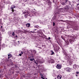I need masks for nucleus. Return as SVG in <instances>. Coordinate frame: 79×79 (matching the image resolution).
Masks as SVG:
<instances>
[{"mask_svg":"<svg viewBox=\"0 0 79 79\" xmlns=\"http://www.w3.org/2000/svg\"><path fill=\"white\" fill-rule=\"evenodd\" d=\"M11 57V54H8V59H9V58H10Z\"/></svg>","mask_w":79,"mask_h":79,"instance_id":"13","label":"nucleus"},{"mask_svg":"<svg viewBox=\"0 0 79 79\" xmlns=\"http://www.w3.org/2000/svg\"><path fill=\"white\" fill-rule=\"evenodd\" d=\"M29 73H28L27 74V75H29Z\"/></svg>","mask_w":79,"mask_h":79,"instance_id":"44","label":"nucleus"},{"mask_svg":"<svg viewBox=\"0 0 79 79\" xmlns=\"http://www.w3.org/2000/svg\"><path fill=\"white\" fill-rule=\"evenodd\" d=\"M50 39H51V38H50V37H49L48 38V40H50Z\"/></svg>","mask_w":79,"mask_h":79,"instance_id":"27","label":"nucleus"},{"mask_svg":"<svg viewBox=\"0 0 79 79\" xmlns=\"http://www.w3.org/2000/svg\"><path fill=\"white\" fill-rule=\"evenodd\" d=\"M42 47H44V48H45V47H46L45 45H42Z\"/></svg>","mask_w":79,"mask_h":79,"instance_id":"20","label":"nucleus"},{"mask_svg":"<svg viewBox=\"0 0 79 79\" xmlns=\"http://www.w3.org/2000/svg\"><path fill=\"white\" fill-rule=\"evenodd\" d=\"M65 42H66V43L67 44V45H69V41H68V40H67V41H65Z\"/></svg>","mask_w":79,"mask_h":79,"instance_id":"12","label":"nucleus"},{"mask_svg":"<svg viewBox=\"0 0 79 79\" xmlns=\"http://www.w3.org/2000/svg\"><path fill=\"white\" fill-rule=\"evenodd\" d=\"M69 41L70 43H71V42H72V41H73V40H72L70 39L69 40Z\"/></svg>","mask_w":79,"mask_h":79,"instance_id":"23","label":"nucleus"},{"mask_svg":"<svg viewBox=\"0 0 79 79\" xmlns=\"http://www.w3.org/2000/svg\"><path fill=\"white\" fill-rule=\"evenodd\" d=\"M76 74H79V72H76Z\"/></svg>","mask_w":79,"mask_h":79,"instance_id":"30","label":"nucleus"},{"mask_svg":"<svg viewBox=\"0 0 79 79\" xmlns=\"http://www.w3.org/2000/svg\"><path fill=\"white\" fill-rule=\"evenodd\" d=\"M48 60L49 63H54V60L53 59H51V58L49 59Z\"/></svg>","mask_w":79,"mask_h":79,"instance_id":"6","label":"nucleus"},{"mask_svg":"<svg viewBox=\"0 0 79 79\" xmlns=\"http://www.w3.org/2000/svg\"><path fill=\"white\" fill-rule=\"evenodd\" d=\"M18 42H19V41H18Z\"/></svg>","mask_w":79,"mask_h":79,"instance_id":"49","label":"nucleus"},{"mask_svg":"<svg viewBox=\"0 0 79 79\" xmlns=\"http://www.w3.org/2000/svg\"><path fill=\"white\" fill-rule=\"evenodd\" d=\"M10 62H12V60H11V59H10Z\"/></svg>","mask_w":79,"mask_h":79,"instance_id":"32","label":"nucleus"},{"mask_svg":"<svg viewBox=\"0 0 79 79\" xmlns=\"http://www.w3.org/2000/svg\"><path fill=\"white\" fill-rule=\"evenodd\" d=\"M47 78H46V79H47Z\"/></svg>","mask_w":79,"mask_h":79,"instance_id":"50","label":"nucleus"},{"mask_svg":"<svg viewBox=\"0 0 79 79\" xmlns=\"http://www.w3.org/2000/svg\"><path fill=\"white\" fill-rule=\"evenodd\" d=\"M76 76L77 77V75H76Z\"/></svg>","mask_w":79,"mask_h":79,"instance_id":"42","label":"nucleus"},{"mask_svg":"<svg viewBox=\"0 0 79 79\" xmlns=\"http://www.w3.org/2000/svg\"><path fill=\"white\" fill-rule=\"evenodd\" d=\"M16 8V6L14 5H12L10 7V9L11 10V11H12V12L10 13V14H13V13L14 11H15V10H14V8Z\"/></svg>","mask_w":79,"mask_h":79,"instance_id":"1","label":"nucleus"},{"mask_svg":"<svg viewBox=\"0 0 79 79\" xmlns=\"http://www.w3.org/2000/svg\"><path fill=\"white\" fill-rule=\"evenodd\" d=\"M36 30H37V29H35L34 30V31H36Z\"/></svg>","mask_w":79,"mask_h":79,"instance_id":"39","label":"nucleus"},{"mask_svg":"<svg viewBox=\"0 0 79 79\" xmlns=\"http://www.w3.org/2000/svg\"><path fill=\"white\" fill-rule=\"evenodd\" d=\"M32 57H30V61H33L34 60H35L34 59V58H31Z\"/></svg>","mask_w":79,"mask_h":79,"instance_id":"10","label":"nucleus"},{"mask_svg":"<svg viewBox=\"0 0 79 79\" xmlns=\"http://www.w3.org/2000/svg\"><path fill=\"white\" fill-rule=\"evenodd\" d=\"M24 14L25 15L24 16H25V17L26 18L27 17V16H29V13L28 12H25L24 13Z\"/></svg>","mask_w":79,"mask_h":79,"instance_id":"8","label":"nucleus"},{"mask_svg":"<svg viewBox=\"0 0 79 79\" xmlns=\"http://www.w3.org/2000/svg\"><path fill=\"white\" fill-rule=\"evenodd\" d=\"M39 32L40 33V34H43V32H42V31H40Z\"/></svg>","mask_w":79,"mask_h":79,"instance_id":"21","label":"nucleus"},{"mask_svg":"<svg viewBox=\"0 0 79 79\" xmlns=\"http://www.w3.org/2000/svg\"><path fill=\"white\" fill-rule=\"evenodd\" d=\"M57 13H58V14H59V13H59V12H57Z\"/></svg>","mask_w":79,"mask_h":79,"instance_id":"38","label":"nucleus"},{"mask_svg":"<svg viewBox=\"0 0 79 79\" xmlns=\"http://www.w3.org/2000/svg\"><path fill=\"white\" fill-rule=\"evenodd\" d=\"M19 55L21 56H22V54H19Z\"/></svg>","mask_w":79,"mask_h":79,"instance_id":"31","label":"nucleus"},{"mask_svg":"<svg viewBox=\"0 0 79 79\" xmlns=\"http://www.w3.org/2000/svg\"><path fill=\"white\" fill-rule=\"evenodd\" d=\"M57 77L58 79H61V77H62V76L60 75H58Z\"/></svg>","mask_w":79,"mask_h":79,"instance_id":"9","label":"nucleus"},{"mask_svg":"<svg viewBox=\"0 0 79 79\" xmlns=\"http://www.w3.org/2000/svg\"><path fill=\"white\" fill-rule=\"evenodd\" d=\"M35 63H36V64H38V63L36 62L35 61Z\"/></svg>","mask_w":79,"mask_h":79,"instance_id":"34","label":"nucleus"},{"mask_svg":"<svg viewBox=\"0 0 79 79\" xmlns=\"http://www.w3.org/2000/svg\"><path fill=\"white\" fill-rule=\"evenodd\" d=\"M44 77L43 76L41 77V78L42 79H45V78H44Z\"/></svg>","mask_w":79,"mask_h":79,"instance_id":"22","label":"nucleus"},{"mask_svg":"<svg viewBox=\"0 0 79 79\" xmlns=\"http://www.w3.org/2000/svg\"><path fill=\"white\" fill-rule=\"evenodd\" d=\"M57 42H58V41H57Z\"/></svg>","mask_w":79,"mask_h":79,"instance_id":"45","label":"nucleus"},{"mask_svg":"<svg viewBox=\"0 0 79 79\" xmlns=\"http://www.w3.org/2000/svg\"><path fill=\"white\" fill-rule=\"evenodd\" d=\"M21 54H23V53H24V52L22 51H21Z\"/></svg>","mask_w":79,"mask_h":79,"instance_id":"28","label":"nucleus"},{"mask_svg":"<svg viewBox=\"0 0 79 79\" xmlns=\"http://www.w3.org/2000/svg\"><path fill=\"white\" fill-rule=\"evenodd\" d=\"M51 52L52 53L51 54V55H55V53L53 52V51L51 50Z\"/></svg>","mask_w":79,"mask_h":79,"instance_id":"14","label":"nucleus"},{"mask_svg":"<svg viewBox=\"0 0 79 79\" xmlns=\"http://www.w3.org/2000/svg\"><path fill=\"white\" fill-rule=\"evenodd\" d=\"M41 76H43V75H42V74H41Z\"/></svg>","mask_w":79,"mask_h":79,"instance_id":"43","label":"nucleus"},{"mask_svg":"<svg viewBox=\"0 0 79 79\" xmlns=\"http://www.w3.org/2000/svg\"><path fill=\"white\" fill-rule=\"evenodd\" d=\"M69 8H70L69 6H65L64 8V9L65 11H66L67 12H69Z\"/></svg>","mask_w":79,"mask_h":79,"instance_id":"2","label":"nucleus"},{"mask_svg":"<svg viewBox=\"0 0 79 79\" xmlns=\"http://www.w3.org/2000/svg\"><path fill=\"white\" fill-rule=\"evenodd\" d=\"M33 52L35 54L37 53V51L33 49Z\"/></svg>","mask_w":79,"mask_h":79,"instance_id":"15","label":"nucleus"},{"mask_svg":"<svg viewBox=\"0 0 79 79\" xmlns=\"http://www.w3.org/2000/svg\"><path fill=\"white\" fill-rule=\"evenodd\" d=\"M65 2V4H68L69 5H71V2L68 0L65 1V2Z\"/></svg>","mask_w":79,"mask_h":79,"instance_id":"4","label":"nucleus"},{"mask_svg":"<svg viewBox=\"0 0 79 79\" xmlns=\"http://www.w3.org/2000/svg\"><path fill=\"white\" fill-rule=\"evenodd\" d=\"M60 21H62V22H64V21L63 20H60Z\"/></svg>","mask_w":79,"mask_h":79,"instance_id":"26","label":"nucleus"},{"mask_svg":"<svg viewBox=\"0 0 79 79\" xmlns=\"http://www.w3.org/2000/svg\"><path fill=\"white\" fill-rule=\"evenodd\" d=\"M34 10H35V9H34Z\"/></svg>","mask_w":79,"mask_h":79,"instance_id":"48","label":"nucleus"},{"mask_svg":"<svg viewBox=\"0 0 79 79\" xmlns=\"http://www.w3.org/2000/svg\"><path fill=\"white\" fill-rule=\"evenodd\" d=\"M69 64H70V65H71V64H72V63H70Z\"/></svg>","mask_w":79,"mask_h":79,"instance_id":"35","label":"nucleus"},{"mask_svg":"<svg viewBox=\"0 0 79 79\" xmlns=\"http://www.w3.org/2000/svg\"><path fill=\"white\" fill-rule=\"evenodd\" d=\"M44 37H47V36L45 35H44Z\"/></svg>","mask_w":79,"mask_h":79,"instance_id":"41","label":"nucleus"},{"mask_svg":"<svg viewBox=\"0 0 79 79\" xmlns=\"http://www.w3.org/2000/svg\"><path fill=\"white\" fill-rule=\"evenodd\" d=\"M66 0H65V1H66Z\"/></svg>","mask_w":79,"mask_h":79,"instance_id":"47","label":"nucleus"},{"mask_svg":"<svg viewBox=\"0 0 79 79\" xmlns=\"http://www.w3.org/2000/svg\"><path fill=\"white\" fill-rule=\"evenodd\" d=\"M60 49V48L57 46H56L55 48H54V50L55 52H58V50Z\"/></svg>","mask_w":79,"mask_h":79,"instance_id":"5","label":"nucleus"},{"mask_svg":"<svg viewBox=\"0 0 79 79\" xmlns=\"http://www.w3.org/2000/svg\"><path fill=\"white\" fill-rule=\"evenodd\" d=\"M16 38L17 39H18V35H16L15 36H14V38H16Z\"/></svg>","mask_w":79,"mask_h":79,"instance_id":"25","label":"nucleus"},{"mask_svg":"<svg viewBox=\"0 0 79 79\" xmlns=\"http://www.w3.org/2000/svg\"><path fill=\"white\" fill-rule=\"evenodd\" d=\"M61 38H62V39H63V40H64V41H66V40H65V38H64V37L63 36H61Z\"/></svg>","mask_w":79,"mask_h":79,"instance_id":"16","label":"nucleus"},{"mask_svg":"<svg viewBox=\"0 0 79 79\" xmlns=\"http://www.w3.org/2000/svg\"><path fill=\"white\" fill-rule=\"evenodd\" d=\"M2 26H1V29H2Z\"/></svg>","mask_w":79,"mask_h":79,"instance_id":"37","label":"nucleus"},{"mask_svg":"<svg viewBox=\"0 0 79 79\" xmlns=\"http://www.w3.org/2000/svg\"><path fill=\"white\" fill-rule=\"evenodd\" d=\"M53 26H55V22H53Z\"/></svg>","mask_w":79,"mask_h":79,"instance_id":"24","label":"nucleus"},{"mask_svg":"<svg viewBox=\"0 0 79 79\" xmlns=\"http://www.w3.org/2000/svg\"><path fill=\"white\" fill-rule=\"evenodd\" d=\"M31 33H34V31H31Z\"/></svg>","mask_w":79,"mask_h":79,"instance_id":"33","label":"nucleus"},{"mask_svg":"<svg viewBox=\"0 0 79 79\" xmlns=\"http://www.w3.org/2000/svg\"><path fill=\"white\" fill-rule=\"evenodd\" d=\"M71 69H71V68H69V67H67L65 69V70L67 72H68L69 73L71 72V71H72Z\"/></svg>","mask_w":79,"mask_h":79,"instance_id":"3","label":"nucleus"},{"mask_svg":"<svg viewBox=\"0 0 79 79\" xmlns=\"http://www.w3.org/2000/svg\"><path fill=\"white\" fill-rule=\"evenodd\" d=\"M36 32H35V31H34V33H36Z\"/></svg>","mask_w":79,"mask_h":79,"instance_id":"40","label":"nucleus"},{"mask_svg":"<svg viewBox=\"0 0 79 79\" xmlns=\"http://www.w3.org/2000/svg\"><path fill=\"white\" fill-rule=\"evenodd\" d=\"M61 4H62V5H66V4H65V2H62V3H61Z\"/></svg>","mask_w":79,"mask_h":79,"instance_id":"18","label":"nucleus"},{"mask_svg":"<svg viewBox=\"0 0 79 79\" xmlns=\"http://www.w3.org/2000/svg\"><path fill=\"white\" fill-rule=\"evenodd\" d=\"M61 67H62V66L60 64H58L57 65L56 68H57V69H61Z\"/></svg>","mask_w":79,"mask_h":79,"instance_id":"7","label":"nucleus"},{"mask_svg":"<svg viewBox=\"0 0 79 79\" xmlns=\"http://www.w3.org/2000/svg\"><path fill=\"white\" fill-rule=\"evenodd\" d=\"M12 35L13 36V37H14V36L15 35V32H12Z\"/></svg>","mask_w":79,"mask_h":79,"instance_id":"17","label":"nucleus"},{"mask_svg":"<svg viewBox=\"0 0 79 79\" xmlns=\"http://www.w3.org/2000/svg\"><path fill=\"white\" fill-rule=\"evenodd\" d=\"M38 48H40V49H42V48H41V47H38Z\"/></svg>","mask_w":79,"mask_h":79,"instance_id":"29","label":"nucleus"},{"mask_svg":"<svg viewBox=\"0 0 79 79\" xmlns=\"http://www.w3.org/2000/svg\"><path fill=\"white\" fill-rule=\"evenodd\" d=\"M38 50H40V49H38Z\"/></svg>","mask_w":79,"mask_h":79,"instance_id":"46","label":"nucleus"},{"mask_svg":"<svg viewBox=\"0 0 79 79\" xmlns=\"http://www.w3.org/2000/svg\"><path fill=\"white\" fill-rule=\"evenodd\" d=\"M26 26L27 27H29L31 26V25L29 23H27L26 25Z\"/></svg>","mask_w":79,"mask_h":79,"instance_id":"11","label":"nucleus"},{"mask_svg":"<svg viewBox=\"0 0 79 79\" xmlns=\"http://www.w3.org/2000/svg\"><path fill=\"white\" fill-rule=\"evenodd\" d=\"M35 27H39V26L38 25H35L34 26Z\"/></svg>","mask_w":79,"mask_h":79,"instance_id":"19","label":"nucleus"},{"mask_svg":"<svg viewBox=\"0 0 79 79\" xmlns=\"http://www.w3.org/2000/svg\"><path fill=\"white\" fill-rule=\"evenodd\" d=\"M47 40H48V38H46Z\"/></svg>","mask_w":79,"mask_h":79,"instance_id":"36","label":"nucleus"}]
</instances>
